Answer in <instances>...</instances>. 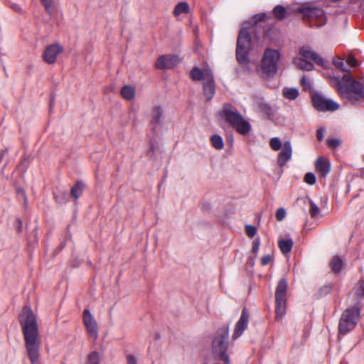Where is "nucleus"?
Listing matches in <instances>:
<instances>
[{
	"label": "nucleus",
	"instance_id": "nucleus-1",
	"mask_svg": "<svg viewBox=\"0 0 364 364\" xmlns=\"http://www.w3.org/2000/svg\"><path fill=\"white\" fill-rule=\"evenodd\" d=\"M27 355L31 364H39L41 340L36 317L29 306H24L18 316Z\"/></svg>",
	"mask_w": 364,
	"mask_h": 364
},
{
	"label": "nucleus",
	"instance_id": "nucleus-2",
	"mask_svg": "<svg viewBox=\"0 0 364 364\" xmlns=\"http://www.w3.org/2000/svg\"><path fill=\"white\" fill-rule=\"evenodd\" d=\"M344 59L341 57H335L333 59L334 66L343 72H346L341 77L336 76L334 74L328 76L330 84L336 88L339 94L350 100L352 102L364 99V87L359 82L353 80L348 73V69L343 62Z\"/></svg>",
	"mask_w": 364,
	"mask_h": 364
},
{
	"label": "nucleus",
	"instance_id": "nucleus-3",
	"mask_svg": "<svg viewBox=\"0 0 364 364\" xmlns=\"http://www.w3.org/2000/svg\"><path fill=\"white\" fill-rule=\"evenodd\" d=\"M219 115L240 134L247 135L250 132V124L232 105L225 104L223 109L219 111Z\"/></svg>",
	"mask_w": 364,
	"mask_h": 364
},
{
	"label": "nucleus",
	"instance_id": "nucleus-4",
	"mask_svg": "<svg viewBox=\"0 0 364 364\" xmlns=\"http://www.w3.org/2000/svg\"><path fill=\"white\" fill-rule=\"evenodd\" d=\"M362 308L363 304L358 301L354 306L348 308L343 312L338 324L339 335H346L355 328L359 321Z\"/></svg>",
	"mask_w": 364,
	"mask_h": 364
},
{
	"label": "nucleus",
	"instance_id": "nucleus-5",
	"mask_svg": "<svg viewBox=\"0 0 364 364\" xmlns=\"http://www.w3.org/2000/svg\"><path fill=\"white\" fill-rule=\"evenodd\" d=\"M229 336L228 326L220 328L216 333V336L213 341V350L219 356V359L226 364L230 363V358L226 353L228 346V338Z\"/></svg>",
	"mask_w": 364,
	"mask_h": 364
},
{
	"label": "nucleus",
	"instance_id": "nucleus-6",
	"mask_svg": "<svg viewBox=\"0 0 364 364\" xmlns=\"http://www.w3.org/2000/svg\"><path fill=\"white\" fill-rule=\"evenodd\" d=\"M307 48H301L299 52L301 57L294 58V64L300 70L306 71L312 70L314 68V65L309 62V60H312L316 64L323 66V59L318 54L310 49H307Z\"/></svg>",
	"mask_w": 364,
	"mask_h": 364
},
{
	"label": "nucleus",
	"instance_id": "nucleus-7",
	"mask_svg": "<svg viewBox=\"0 0 364 364\" xmlns=\"http://www.w3.org/2000/svg\"><path fill=\"white\" fill-rule=\"evenodd\" d=\"M280 53L274 48H267L263 54L261 63L262 72L267 76H274L278 71V63Z\"/></svg>",
	"mask_w": 364,
	"mask_h": 364
},
{
	"label": "nucleus",
	"instance_id": "nucleus-8",
	"mask_svg": "<svg viewBox=\"0 0 364 364\" xmlns=\"http://www.w3.org/2000/svg\"><path fill=\"white\" fill-rule=\"evenodd\" d=\"M302 14L308 19L311 27H321L326 23V14L321 8H305L302 10Z\"/></svg>",
	"mask_w": 364,
	"mask_h": 364
},
{
	"label": "nucleus",
	"instance_id": "nucleus-9",
	"mask_svg": "<svg viewBox=\"0 0 364 364\" xmlns=\"http://www.w3.org/2000/svg\"><path fill=\"white\" fill-rule=\"evenodd\" d=\"M314 107L318 111H336L339 105L331 99H328L320 94H315L312 97Z\"/></svg>",
	"mask_w": 364,
	"mask_h": 364
},
{
	"label": "nucleus",
	"instance_id": "nucleus-10",
	"mask_svg": "<svg viewBox=\"0 0 364 364\" xmlns=\"http://www.w3.org/2000/svg\"><path fill=\"white\" fill-rule=\"evenodd\" d=\"M181 58L177 55H163L156 61V67L158 69H171L179 64Z\"/></svg>",
	"mask_w": 364,
	"mask_h": 364
},
{
	"label": "nucleus",
	"instance_id": "nucleus-11",
	"mask_svg": "<svg viewBox=\"0 0 364 364\" xmlns=\"http://www.w3.org/2000/svg\"><path fill=\"white\" fill-rule=\"evenodd\" d=\"M83 323L86 327L87 332L94 339L98 337V328L97 321L91 314L89 309H85L82 315Z\"/></svg>",
	"mask_w": 364,
	"mask_h": 364
},
{
	"label": "nucleus",
	"instance_id": "nucleus-12",
	"mask_svg": "<svg viewBox=\"0 0 364 364\" xmlns=\"http://www.w3.org/2000/svg\"><path fill=\"white\" fill-rule=\"evenodd\" d=\"M250 319L249 311L247 308H243L240 319L235 324L234 332L232 334V339H237L247 328Z\"/></svg>",
	"mask_w": 364,
	"mask_h": 364
},
{
	"label": "nucleus",
	"instance_id": "nucleus-13",
	"mask_svg": "<svg viewBox=\"0 0 364 364\" xmlns=\"http://www.w3.org/2000/svg\"><path fill=\"white\" fill-rule=\"evenodd\" d=\"M254 29L251 27L242 26L237 36V46H252L257 41L252 36Z\"/></svg>",
	"mask_w": 364,
	"mask_h": 364
},
{
	"label": "nucleus",
	"instance_id": "nucleus-14",
	"mask_svg": "<svg viewBox=\"0 0 364 364\" xmlns=\"http://www.w3.org/2000/svg\"><path fill=\"white\" fill-rule=\"evenodd\" d=\"M63 47H46L44 49L42 57L43 60L48 64H53L58 56L63 53Z\"/></svg>",
	"mask_w": 364,
	"mask_h": 364
},
{
	"label": "nucleus",
	"instance_id": "nucleus-15",
	"mask_svg": "<svg viewBox=\"0 0 364 364\" xmlns=\"http://www.w3.org/2000/svg\"><path fill=\"white\" fill-rule=\"evenodd\" d=\"M292 155L291 144L289 141L284 143L282 149L278 154L277 164L280 167L284 166L290 160Z\"/></svg>",
	"mask_w": 364,
	"mask_h": 364
},
{
	"label": "nucleus",
	"instance_id": "nucleus-16",
	"mask_svg": "<svg viewBox=\"0 0 364 364\" xmlns=\"http://www.w3.org/2000/svg\"><path fill=\"white\" fill-rule=\"evenodd\" d=\"M251 47H237L236 58L239 64L242 66L248 65L250 60Z\"/></svg>",
	"mask_w": 364,
	"mask_h": 364
},
{
	"label": "nucleus",
	"instance_id": "nucleus-17",
	"mask_svg": "<svg viewBox=\"0 0 364 364\" xmlns=\"http://www.w3.org/2000/svg\"><path fill=\"white\" fill-rule=\"evenodd\" d=\"M209 75H213V73L210 68L203 70L197 66H195L191 69L190 72L191 78L193 81L203 80L204 82L207 80V77Z\"/></svg>",
	"mask_w": 364,
	"mask_h": 364
},
{
	"label": "nucleus",
	"instance_id": "nucleus-18",
	"mask_svg": "<svg viewBox=\"0 0 364 364\" xmlns=\"http://www.w3.org/2000/svg\"><path fill=\"white\" fill-rule=\"evenodd\" d=\"M203 93L208 100H210L215 95V82L213 75L208 76L207 80L203 82Z\"/></svg>",
	"mask_w": 364,
	"mask_h": 364
},
{
	"label": "nucleus",
	"instance_id": "nucleus-19",
	"mask_svg": "<svg viewBox=\"0 0 364 364\" xmlns=\"http://www.w3.org/2000/svg\"><path fill=\"white\" fill-rule=\"evenodd\" d=\"M271 18L270 14L259 13L252 16L245 23L255 30V27L261 22H266Z\"/></svg>",
	"mask_w": 364,
	"mask_h": 364
},
{
	"label": "nucleus",
	"instance_id": "nucleus-20",
	"mask_svg": "<svg viewBox=\"0 0 364 364\" xmlns=\"http://www.w3.org/2000/svg\"><path fill=\"white\" fill-rule=\"evenodd\" d=\"M315 167L317 171L323 176H326L330 171L331 165L328 160L320 157L316 161Z\"/></svg>",
	"mask_w": 364,
	"mask_h": 364
},
{
	"label": "nucleus",
	"instance_id": "nucleus-21",
	"mask_svg": "<svg viewBox=\"0 0 364 364\" xmlns=\"http://www.w3.org/2000/svg\"><path fill=\"white\" fill-rule=\"evenodd\" d=\"M287 287V279L284 278L281 279L276 288L275 299H286Z\"/></svg>",
	"mask_w": 364,
	"mask_h": 364
},
{
	"label": "nucleus",
	"instance_id": "nucleus-22",
	"mask_svg": "<svg viewBox=\"0 0 364 364\" xmlns=\"http://www.w3.org/2000/svg\"><path fill=\"white\" fill-rule=\"evenodd\" d=\"M276 318L281 319L286 313L287 299H275Z\"/></svg>",
	"mask_w": 364,
	"mask_h": 364
},
{
	"label": "nucleus",
	"instance_id": "nucleus-23",
	"mask_svg": "<svg viewBox=\"0 0 364 364\" xmlns=\"http://www.w3.org/2000/svg\"><path fill=\"white\" fill-rule=\"evenodd\" d=\"M120 93L126 100H132L135 97V88L132 85H124L122 87Z\"/></svg>",
	"mask_w": 364,
	"mask_h": 364
},
{
	"label": "nucleus",
	"instance_id": "nucleus-24",
	"mask_svg": "<svg viewBox=\"0 0 364 364\" xmlns=\"http://www.w3.org/2000/svg\"><path fill=\"white\" fill-rule=\"evenodd\" d=\"M294 242L291 239H281L278 241V246L283 254L291 252Z\"/></svg>",
	"mask_w": 364,
	"mask_h": 364
},
{
	"label": "nucleus",
	"instance_id": "nucleus-25",
	"mask_svg": "<svg viewBox=\"0 0 364 364\" xmlns=\"http://www.w3.org/2000/svg\"><path fill=\"white\" fill-rule=\"evenodd\" d=\"M190 11V6L186 1L178 3L173 9V14L174 16H178L183 14H188Z\"/></svg>",
	"mask_w": 364,
	"mask_h": 364
},
{
	"label": "nucleus",
	"instance_id": "nucleus-26",
	"mask_svg": "<svg viewBox=\"0 0 364 364\" xmlns=\"http://www.w3.org/2000/svg\"><path fill=\"white\" fill-rule=\"evenodd\" d=\"M272 13L274 18L278 21H282L287 16V11L286 9L281 5L276 6L273 9Z\"/></svg>",
	"mask_w": 364,
	"mask_h": 364
},
{
	"label": "nucleus",
	"instance_id": "nucleus-27",
	"mask_svg": "<svg viewBox=\"0 0 364 364\" xmlns=\"http://www.w3.org/2000/svg\"><path fill=\"white\" fill-rule=\"evenodd\" d=\"M162 114V108L159 106H155L151 112V123L153 124H160Z\"/></svg>",
	"mask_w": 364,
	"mask_h": 364
},
{
	"label": "nucleus",
	"instance_id": "nucleus-28",
	"mask_svg": "<svg viewBox=\"0 0 364 364\" xmlns=\"http://www.w3.org/2000/svg\"><path fill=\"white\" fill-rule=\"evenodd\" d=\"M355 297L360 300L364 297V279L360 280L353 288Z\"/></svg>",
	"mask_w": 364,
	"mask_h": 364
},
{
	"label": "nucleus",
	"instance_id": "nucleus-29",
	"mask_svg": "<svg viewBox=\"0 0 364 364\" xmlns=\"http://www.w3.org/2000/svg\"><path fill=\"white\" fill-rule=\"evenodd\" d=\"M83 188L84 184L81 181L77 182L71 188V196L75 198V199H77L82 195Z\"/></svg>",
	"mask_w": 364,
	"mask_h": 364
},
{
	"label": "nucleus",
	"instance_id": "nucleus-30",
	"mask_svg": "<svg viewBox=\"0 0 364 364\" xmlns=\"http://www.w3.org/2000/svg\"><path fill=\"white\" fill-rule=\"evenodd\" d=\"M283 95L285 98L294 100L299 96V91L296 88H284L282 91Z\"/></svg>",
	"mask_w": 364,
	"mask_h": 364
},
{
	"label": "nucleus",
	"instance_id": "nucleus-31",
	"mask_svg": "<svg viewBox=\"0 0 364 364\" xmlns=\"http://www.w3.org/2000/svg\"><path fill=\"white\" fill-rule=\"evenodd\" d=\"M210 141L213 146L218 150H220L224 147L223 138L218 134L213 135L210 137Z\"/></svg>",
	"mask_w": 364,
	"mask_h": 364
},
{
	"label": "nucleus",
	"instance_id": "nucleus-32",
	"mask_svg": "<svg viewBox=\"0 0 364 364\" xmlns=\"http://www.w3.org/2000/svg\"><path fill=\"white\" fill-rule=\"evenodd\" d=\"M331 265L332 270L335 273H338V272H341V270L343 267V261L339 257H334L332 259Z\"/></svg>",
	"mask_w": 364,
	"mask_h": 364
},
{
	"label": "nucleus",
	"instance_id": "nucleus-33",
	"mask_svg": "<svg viewBox=\"0 0 364 364\" xmlns=\"http://www.w3.org/2000/svg\"><path fill=\"white\" fill-rule=\"evenodd\" d=\"M46 11L51 16L54 11V0H41Z\"/></svg>",
	"mask_w": 364,
	"mask_h": 364
},
{
	"label": "nucleus",
	"instance_id": "nucleus-34",
	"mask_svg": "<svg viewBox=\"0 0 364 364\" xmlns=\"http://www.w3.org/2000/svg\"><path fill=\"white\" fill-rule=\"evenodd\" d=\"M269 146L274 151H279L282 148V144L278 137H274L269 141Z\"/></svg>",
	"mask_w": 364,
	"mask_h": 364
},
{
	"label": "nucleus",
	"instance_id": "nucleus-35",
	"mask_svg": "<svg viewBox=\"0 0 364 364\" xmlns=\"http://www.w3.org/2000/svg\"><path fill=\"white\" fill-rule=\"evenodd\" d=\"M300 83H301V85L303 87L304 90H306V91L311 90L312 87H311V80L308 76L303 75L301 79Z\"/></svg>",
	"mask_w": 364,
	"mask_h": 364
},
{
	"label": "nucleus",
	"instance_id": "nucleus-36",
	"mask_svg": "<svg viewBox=\"0 0 364 364\" xmlns=\"http://www.w3.org/2000/svg\"><path fill=\"white\" fill-rule=\"evenodd\" d=\"M100 363V355L98 353L94 351L90 353L88 355V360L87 364H99Z\"/></svg>",
	"mask_w": 364,
	"mask_h": 364
},
{
	"label": "nucleus",
	"instance_id": "nucleus-37",
	"mask_svg": "<svg viewBox=\"0 0 364 364\" xmlns=\"http://www.w3.org/2000/svg\"><path fill=\"white\" fill-rule=\"evenodd\" d=\"M245 230L246 235L250 237H253L257 233V228L251 225H247Z\"/></svg>",
	"mask_w": 364,
	"mask_h": 364
},
{
	"label": "nucleus",
	"instance_id": "nucleus-38",
	"mask_svg": "<svg viewBox=\"0 0 364 364\" xmlns=\"http://www.w3.org/2000/svg\"><path fill=\"white\" fill-rule=\"evenodd\" d=\"M319 212V208L317 206L316 203H314L312 200L310 201V209L309 213L312 218H314L317 215Z\"/></svg>",
	"mask_w": 364,
	"mask_h": 364
},
{
	"label": "nucleus",
	"instance_id": "nucleus-39",
	"mask_svg": "<svg viewBox=\"0 0 364 364\" xmlns=\"http://www.w3.org/2000/svg\"><path fill=\"white\" fill-rule=\"evenodd\" d=\"M304 181L309 185H314L316 183L315 175L311 172L306 173L304 176Z\"/></svg>",
	"mask_w": 364,
	"mask_h": 364
},
{
	"label": "nucleus",
	"instance_id": "nucleus-40",
	"mask_svg": "<svg viewBox=\"0 0 364 364\" xmlns=\"http://www.w3.org/2000/svg\"><path fill=\"white\" fill-rule=\"evenodd\" d=\"M286 216V210L283 208H279L275 214V217L278 221H282Z\"/></svg>",
	"mask_w": 364,
	"mask_h": 364
},
{
	"label": "nucleus",
	"instance_id": "nucleus-41",
	"mask_svg": "<svg viewBox=\"0 0 364 364\" xmlns=\"http://www.w3.org/2000/svg\"><path fill=\"white\" fill-rule=\"evenodd\" d=\"M346 62V64L350 68L355 67L357 65V60H356L355 56L351 54L348 55V58H347Z\"/></svg>",
	"mask_w": 364,
	"mask_h": 364
},
{
	"label": "nucleus",
	"instance_id": "nucleus-42",
	"mask_svg": "<svg viewBox=\"0 0 364 364\" xmlns=\"http://www.w3.org/2000/svg\"><path fill=\"white\" fill-rule=\"evenodd\" d=\"M341 144V141L338 139H330L327 140V145L333 149L338 147Z\"/></svg>",
	"mask_w": 364,
	"mask_h": 364
},
{
	"label": "nucleus",
	"instance_id": "nucleus-43",
	"mask_svg": "<svg viewBox=\"0 0 364 364\" xmlns=\"http://www.w3.org/2000/svg\"><path fill=\"white\" fill-rule=\"evenodd\" d=\"M259 246H260V240H259V238H256L252 242V252L254 254H257L259 251Z\"/></svg>",
	"mask_w": 364,
	"mask_h": 364
},
{
	"label": "nucleus",
	"instance_id": "nucleus-44",
	"mask_svg": "<svg viewBox=\"0 0 364 364\" xmlns=\"http://www.w3.org/2000/svg\"><path fill=\"white\" fill-rule=\"evenodd\" d=\"M272 259H273V257L271 255H267L263 256L261 259L262 265H263V266L267 265L268 264H269L271 262Z\"/></svg>",
	"mask_w": 364,
	"mask_h": 364
},
{
	"label": "nucleus",
	"instance_id": "nucleus-45",
	"mask_svg": "<svg viewBox=\"0 0 364 364\" xmlns=\"http://www.w3.org/2000/svg\"><path fill=\"white\" fill-rule=\"evenodd\" d=\"M127 364H137L136 358L132 354H129L127 355Z\"/></svg>",
	"mask_w": 364,
	"mask_h": 364
},
{
	"label": "nucleus",
	"instance_id": "nucleus-46",
	"mask_svg": "<svg viewBox=\"0 0 364 364\" xmlns=\"http://www.w3.org/2000/svg\"><path fill=\"white\" fill-rule=\"evenodd\" d=\"M324 136V130L322 128L318 129L316 131V137L318 141H322Z\"/></svg>",
	"mask_w": 364,
	"mask_h": 364
},
{
	"label": "nucleus",
	"instance_id": "nucleus-47",
	"mask_svg": "<svg viewBox=\"0 0 364 364\" xmlns=\"http://www.w3.org/2000/svg\"><path fill=\"white\" fill-rule=\"evenodd\" d=\"M273 31L272 28H269L264 32V39H270V33Z\"/></svg>",
	"mask_w": 364,
	"mask_h": 364
},
{
	"label": "nucleus",
	"instance_id": "nucleus-48",
	"mask_svg": "<svg viewBox=\"0 0 364 364\" xmlns=\"http://www.w3.org/2000/svg\"><path fill=\"white\" fill-rule=\"evenodd\" d=\"M17 222L18 223V231H21V220L20 219H17Z\"/></svg>",
	"mask_w": 364,
	"mask_h": 364
},
{
	"label": "nucleus",
	"instance_id": "nucleus-49",
	"mask_svg": "<svg viewBox=\"0 0 364 364\" xmlns=\"http://www.w3.org/2000/svg\"><path fill=\"white\" fill-rule=\"evenodd\" d=\"M7 153V150H2L1 152L0 158L2 159L4 155Z\"/></svg>",
	"mask_w": 364,
	"mask_h": 364
}]
</instances>
